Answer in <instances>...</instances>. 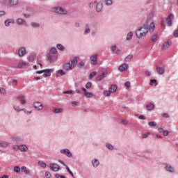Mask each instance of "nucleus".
I'll use <instances>...</instances> for the list:
<instances>
[{
  "mask_svg": "<svg viewBox=\"0 0 178 178\" xmlns=\"http://www.w3.org/2000/svg\"><path fill=\"white\" fill-rule=\"evenodd\" d=\"M148 34V25H143V27L139 28L136 31L137 38H142Z\"/></svg>",
  "mask_w": 178,
  "mask_h": 178,
  "instance_id": "nucleus-1",
  "label": "nucleus"
},
{
  "mask_svg": "<svg viewBox=\"0 0 178 178\" xmlns=\"http://www.w3.org/2000/svg\"><path fill=\"white\" fill-rule=\"evenodd\" d=\"M52 12H54V13H56L57 15H61L63 16H65L66 15H67V10L60 6V4L54 6L52 8Z\"/></svg>",
  "mask_w": 178,
  "mask_h": 178,
  "instance_id": "nucleus-2",
  "label": "nucleus"
},
{
  "mask_svg": "<svg viewBox=\"0 0 178 178\" xmlns=\"http://www.w3.org/2000/svg\"><path fill=\"white\" fill-rule=\"evenodd\" d=\"M3 3L6 6H10V8H12L13 6H16V5L19 3V1L17 0H3Z\"/></svg>",
  "mask_w": 178,
  "mask_h": 178,
  "instance_id": "nucleus-3",
  "label": "nucleus"
},
{
  "mask_svg": "<svg viewBox=\"0 0 178 178\" xmlns=\"http://www.w3.org/2000/svg\"><path fill=\"white\" fill-rule=\"evenodd\" d=\"M102 10H104V3L101 1H96L95 12L97 13H101Z\"/></svg>",
  "mask_w": 178,
  "mask_h": 178,
  "instance_id": "nucleus-4",
  "label": "nucleus"
},
{
  "mask_svg": "<svg viewBox=\"0 0 178 178\" xmlns=\"http://www.w3.org/2000/svg\"><path fill=\"white\" fill-rule=\"evenodd\" d=\"M164 169L166 172H168V173H176V169H175V167L172 166L169 163L164 164Z\"/></svg>",
  "mask_w": 178,
  "mask_h": 178,
  "instance_id": "nucleus-5",
  "label": "nucleus"
},
{
  "mask_svg": "<svg viewBox=\"0 0 178 178\" xmlns=\"http://www.w3.org/2000/svg\"><path fill=\"white\" fill-rule=\"evenodd\" d=\"M60 152L68 158H73V154L69 149H63L60 150Z\"/></svg>",
  "mask_w": 178,
  "mask_h": 178,
  "instance_id": "nucleus-6",
  "label": "nucleus"
},
{
  "mask_svg": "<svg viewBox=\"0 0 178 178\" xmlns=\"http://www.w3.org/2000/svg\"><path fill=\"white\" fill-rule=\"evenodd\" d=\"M47 60L49 62V63H54L55 60H56V57L55 56V54H51L49 53H47Z\"/></svg>",
  "mask_w": 178,
  "mask_h": 178,
  "instance_id": "nucleus-7",
  "label": "nucleus"
},
{
  "mask_svg": "<svg viewBox=\"0 0 178 178\" xmlns=\"http://www.w3.org/2000/svg\"><path fill=\"white\" fill-rule=\"evenodd\" d=\"M92 65H98V54H95L90 57Z\"/></svg>",
  "mask_w": 178,
  "mask_h": 178,
  "instance_id": "nucleus-8",
  "label": "nucleus"
},
{
  "mask_svg": "<svg viewBox=\"0 0 178 178\" xmlns=\"http://www.w3.org/2000/svg\"><path fill=\"white\" fill-rule=\"evenodd\" d=\"M50 169L53 170V172H59V170H60V166L56 163H50Z\"/></svg>",
  "mask_w": 178,
  "mask_h": 178,
  "instance_id": "nucleus-9",
  "label": "nucleus"
},
{
  "mask_svg": "<svg viewBox=\"0 0 178 178\" xmlns=\"http://www.w3.org/2000/svg\"><path fill=\"white\" fill-rule=\"evenodd\" d=\"M70 65L72 66V67L74 69L76 66L77 65V63H79V57L75 56L73 59L70 60Z\"/></svg>",
  "mask_w": 178,
  "mask_h": 178,
  "instance_id": "nucleus-10",
  "label": "nucleus"
},
{
  "mask_svg": "<svg viewBox=\"0 0 178 178\" xmlns=\"http://www.w3.org/2000/svg\"><path fill=\"white\" fill-rule=\"evenodd\" d=\"M26 47H21L19 48V49H18L19 56L23 57V56H24V55H26Z\"/></svg>",
  "mask_w": 178,
  "mask_h": 178,
  "instance_id": "nucleus-11",
  "label": "nucleus"
},
{
  "mask_svg": "<svg viewBox=\"0 0 178 178\" xmlns=\"http://www.w3.org/2000/svg\"><path fill=\"white\" fill-rule=\"evenodd\" d=\"M173 19H175V15H173L172 14H170L167 17L166 22L168 27H170V26H172V22Z\"/></svg>",
  "mask_w": 178,
  "mask_h": 178,
  "instance_id": "nucleus-12",
  "label": "nucleus"
},
{
  "mask_svg": "<svg viewBox=\"0 0 178 178\" xmlns=\"http://www.w3.org/2000/svg\"><path fill=\"white\" fill-rule=\"evenodd\" d=\"M10 140L11 141H13V143H22V141H23V139L22 138V137L17 136H12L10 138Z\"/></svg>",
  "mask_w": 178,
  "mask_h": 178,
  "instance_id": "nucleus-13",
  "label": "nucleus"
},
{
  "mask_svg": "<svg viewBox=\"0 0 178 178\" xmlns=\"http://www.w3.org/2000/svg\"><path fill=\"white\" fill-rule=\"evenodd\" d=\"M33 106L35 108V109H36V111H41V109L43 108L42 104H41L40 102H34Z\"/></svg>",
  "mask_w": 178,
  "mask_h": 178,
  "instance_id": "nucleus-14",
  "label": "nucleus"
},
{
  "mask_svg": "<svg viewBox=\"0 0 178 178\" xmlns=\"http://www.w3.org/2000/svg\"><path fill=\"white\" fill-rule=\"evenodd\" d=\"M16 23L18 26H27V22H26V20L22 18H17L16 19Z\"/></svg>",
  "mask_w": 178,
  "mask_h": 178,
  "instance_id": "nucleus-15",
  "label": "nucleus"
},
{
  "mask_svg": "<svg viewBox=\"0 0 178 178\" xmlns=\"http://www.w3.org/2000/svg\"><path fill=\"white\" fill-rule=\"evenodd\" d=\"M63 68L64 70H67L68 72L70 70H73L74 68L72 65H70V63H66L63 66Z\"/></svg>",
  "mask_w": 178,
  "mask_h": 178,
  "instance_id": "nucleus-16",
  "label": "nucleus"
},
{
  "mask_svg": "<svg viewBox=\"0 0 178 178\" xmlns=\"http://www.w3.org/2000/svg\"><path fill=\"white\" fill-rule=\"evenodd\" d=\"M54 72V69H46L44 71V77H49L51 76V73Z\"/></svg>",
  "mask_w": 178,
  "mask_h": 178,
  "instance_id": "nucleus-17",
  "label": "nucleus"
},
{
  "mask_svg": "<svg viewBox=\"0 0 178 178\" xmlns=\"http://www.w3.org/2000/svg\"><path fill=\"white\" fill-rule=\"evenodd\" d=\"M91 163L93 168H98L99 166V160L98 159H93L91 161Z\"/></svg>",
  "mask_w": 178,
  "mask_h": 178,
  "instance_id": "nucleus-18",
  "label": "nucleus"
},
{
  "mask_svg": "<svg viewBox=\"0 0 178 178\" xmlns=\"http://www.w3.org/2000/svg\"><path fill=\"white\" fill-rule=\"evenodd\" d=\"M4 24L6 27H9L10 24H15V19H8L4 22Z\"/></svg>",
  "mask_w": 178,
  "mask_h": 178,
  "instance_id": "nucleus-19",
  "label": "nucleus"
},
{
  "mask_svg": "<svg viewBox=\"0 0 178 178\" xmlns=\"http://www.w3.org/2000/svg\"><path fill=\"white\" fill-rule=\"evenodd\" d=\"M10 145V143H9V142L0 141V148H8Z\"/></svg>",
  "mask_w": 178,
  "mask_h": 178,
  "instance_id": "nucleus-20",
  "label": "nucleus"
},
{
  "mask_svg": "<svg viewBox=\"0 0 178 178\" xmlns=\"http://www.w3.org/2000/svg\"><path fill=\"white\" fill-rule=\"evenodd\" d=\"M118 69H119L120 72H126V70H127V69H129V65L122 64V65H120Z\"/></svg>",
  "mask_w": 178,
  "mask_h": 178,
  "instance_id": "nucleus-21",
  "label": "nucleus"
},
{
  "mask_svg": "<svg viewBox=\"0 0 178 178\" xmlns=\"http://www.w3.org/2000/svg\"><path fill=\"white\" fill-rule=\"evenodd\" d=\"M19 151L21 152H27L29 151V147L26 145H19Z\"/></svg>",
  "mask_w": 178,
  "mask_h": 178,
  "instance_id": "nucleus-22",
  "label": "nucleus"
},
{
  "mask_svg": "<svg viewBox=\"0 0 178 178\" xmlns=\"http://www.w3.org/2000/svg\"><path fill=\"white\" fill-rule=\"evenodd\" d=\"M90 33H91V29H90V24L87 23L85 25L84 35H87V34H90Z\"/></svg>",
  "mask_w": 178,
  "mask_h": 178,
  "instance_id": "nucleus-23",
  "label": "nucleus"
},
{
  "mask_svg": "<svg viewBox=\"0 0 178 178\" xmlns=\"http://www.w3.org/2000/svg\"><path fill=\"white\" fill-rule=\"evenodd\" d=\"M107 74H108L104 72L102 73V74L97 76V78H96V80L97 81H101V80H104V79H105V77H106Z\"/></svg>",
  "mask_w": 178,
  "mask_h": 178,
  "instance_id": "nucleus-24",
  "label": "nucleus"
},
{
  "mask_svg": "<svg viewBox=\"0 0 178 178\" xmlns=\"http://www.w3.org/2000/svg\"><path fill=\"white\" fill-rule=\"evenodd\" d=\"M147 111H154L155 109V104L152 103H149L146 105Z\"/></svg>",
  "mask_w": 178,
  "mask_h": 178,
  "instance_id": "nucleus-25",
  "label": "nucleus"
},
{
  "mask_svg": "<svg viewBox=\"0 0 178 178\" xmlns=\"http://www.w3.org/2000/svg\"><path fill=\"white\" fill-rule=\"evenodd\" d=\"M170 45H172V42H165L163 43L161 49L165 51V49H168Z\"/></svg>",
  "mask_w": 178,
  "mask_h": 178,
  "instance_id": "nucleus-26",
  "label": "nucleus"
},
{
  "mask_svg": "<svg viewBox=\"0 0 178 178\" xmlns=\"http://www.w3.org/2000/svg\"><path fill=\"white\" fill-rule=\"evenodd\" d=\"M47 54H50L51 55H56L58 54V50L56 47H51Z\"/></svg>",
  "mask_w": 178,
  "mask_h": 178,
  "instance_id": "nucleus-27",
  "label": "nucleus"
},
{
  "mask_svg": "<svg viewBox=\"0 0 178 178\" xmlns=\"http://www.w3.org/2000/svg\"><path fill=\"white\" fill-rule=\"evenodd\" d=\"M118 90V87L116 85H112L111 88H108V90L111 94H113V92H116V90Z\"/></svg>",
  "mask_w": 178,
  "mask_h": 178,
  "instance_id": "nucleus-28",
  "label": "nucleus"
},
{
  "mask_svg": "<svg viewBox=\"0 0 178 178\" xmlns=\"http://www.w3.org/2000/svg\"><path fill=\"white\" fill-rule=\"evenodd\" d=\"M133 35H134L133 31L129 32L127 35L126 40L131 41V40H132L133 38Z\"/></svg>",
  "mask_w": 178,
  "mask_h": 178,
  "instance_id": "nucleus-29",
  "label": "nucleus"
},
{
  "mask_svg": "<svg viewBox=\"0 0 178 178\" xmlns=\"http://www.w3.org/2000/svg\"><path fill=\"white\" fill-rule=\"evenodd\" d=\"M106 147L107 148V149H109V151H113V149H115V146L109 143H106Z\"/></svg>",
  "mask_w": 178,
  "mask_h": 178,
  "instance_id": "nucleus-30",
  "label": "nucleus"
},
{
  "mask_svg": "<svg viewBox=\"0 0 178 178\" xmlns=\"http://www.w3.org/2000/svg\"><path fill=\"white\" fill-rule=\"evenodd\" d=\"M148 30L149 33H154V30H155V24L154 22H152L148 27Z\"/></svg>",
  "mask_w": 178,
  "mask_h": 178,
  "instance_id": "nucleus-31",
  "label": "nucleus"
},
{
  "mask_svg": "<svg viewBox=\"0 0 178 178\" xmlns=\"http://www.w3.org/2000/svg\"><path fill=\"white\" fill-rule=\"evenodd\" d=\"M156 72L159 74H163L165 70L162 67H156Z\"/></svg>",
  "mask_w": 178,
  "mask_h": 178,
  "instance_id": "nucleus-32",
  "label": "nucleus"
},
{
  "mask_svg": "<svg viewBox=\"0 0 178 178\" xmlns=\"http://www.w3.org/2000/svg\"><path fill=\"white\" fill-rule=\"evenodd\" d=\"M56 48H57V49H58V51H65V46H63L60 43H58L56 44Z\"/></svg>",
  "mask_w": 178,
  "mask_h": 178,
  "instance_id": "nucleus-33",
  "label": "nucleus"
},
{
  "mask_svg": "<svg viewBox=\"0 0 178 178\" xmlns=\"http://www.w3.org/2000/svg\"><path fill=\"white\" fill-rule=\"evenodd\" d=\"M97 4V1H91L88 3V7L90 9H94L95 8V5Z\"/></svg>",
  "mask_w": 178,
  "mask_h": 178,
  "instance_id": "nucleus-34",
  "label": "nucleus"
},
{
  "mask_svg": "<svg viewBox=\"0 0 178 178\" xmlns=\"http://www.w3.org/2000/svg\"><path fill=\"white\" fill-rule=\"evenodd\" d=\"M104 3L106 6H112L113 5V0H104Z\"/></svg>",
  "mask_w": 178,
  "mask_h": 178,
  "instance_id": "nucleus-35",
  "label": "nucleus"
},
{
  "mask_svg": "<svg viewBox=\"0 0 178 178\" xmlns=\"http://www.w3.org/2000/svg\"><path fill=\"white\" fill-rule=\"evenodd\" d=\"M18 99H20L22 105H24L26 104V99L24 98V96L21 95L18 97Z\"/></svg>",
  "mask_w": 178,
  "mask_h": 178,
  "instance_id": "nucleus-36",
  "label": "nucleus"
},
{
  "mask_svg": "<svg viewBox=\"0 0 178 178\" xmlns=\"http://www.w3.org/2000/svg\"><path fill=\"white\" fill-rule=\"evenodd\" d=\"M21 170H22L25 175H30V171L27 170V167L26 166L21 167Z\"/></svg>",
  "mask_w": 178,
  "mask_h": 178,
  "instance_id": "nucleus-37",
  "label": "nucleus"
},
{
  "mask_svg": "<svg viewBox=\"0 0 178 178\" xmlns=\"http://www.w3.org/2000/svg\"><path fill=\"white\" fill-rule=\"evenodd\" d=\"M54 113H62L63 112V108H54L53 110Z\"/></svg>",
  "mask_w": 178,
  "mask_h": 178,
  "instance_id": "nucleus-38",
  "label": "nucleus"
},
{
  "mask_svg": "<svg viewBox=\"0 0 178 178\" xmlns=\"http://www.w3.org/2000/svg\"><path fill=\"white\" fill-rule=\"evenodd\" d=\"M131 59H133V54H129L128 56H127L124 58V60L126 62H130V60H131Z\"/></svg>",
  "mask_w": 178,
  "mask_h": 178,
  "instance_id": "nucleus-39",
  "label": "nucleus"
},
{
  "mask_svg": "<svg viewBox=\"0 0 178 178\" xmlns=\"http://www.w3.org/2000/svg\"><path fill=\"white\" fill-rule=\"evenodd\" d=\"M83 95L86 97V98H92L94 97V94L88 92L83 93Z\"/></svg>",
  "mask_w": 178,
  "mask_h": 178,
  "instance_id": "nucleus-40",
  "label": "nucleus"
},
{
  "mask_svg": "<svg viewBox=\"0 0 178 178\" xmlns=\"http://www.w3.org/2000/svg\"><path fill=\"white\" fill-rule=\"evenodd\" d=\"M38 165L40 166V168H43V169H45L47 168V163H44V161H38Z\"/></svg>",
  "mask_w": 178,
  "mask_h": 178,
  "instance_id": "nucleus-41",
  "label": "nucleus"
},
{
  "mask_svg": "<svg viewBox=\"0 0 178 178\" xmlns=\"http://www.w3.org/2000/svg\"><path fill=\"white\" fill-rule=\"evenodd\" d=\"M31 26L33 29H38V27H40V24L37 22H31Z\"/></svg>",
  "mask_w": 178,
  "mask_h": 178,
  "instance_id": "nucleus-42",
  "label": "nucleus"
},
{
  "mask_svg": "<svg viewBox=\"0 0 178 178\" xmlns=\"http://www.w3.org/2000/svg\"><path fill=\"white\" fill-rule=\"evenodd\" d=\"M85 65H86V63L81 61L77 64V67L79 69H83V67H84Z\"/></svg>",
  "mask_w": 178,
  "mask_h": 178,
  "instance_id": "nucleus-43",
  "label": "nucleus"
},
{
  "mask_svg": "<svg viewBox=\"0 0 178 178\" xmlns=\"http://www.w3.org/2000/svg\"><path fill=\"white\" fill-rule=\"evenodd\" d=\"M111 94L112 93L109 90H104L103 92V95H104V97H111Z\"/></svg>",
  "mask_w": 178,
  "mask_h": 178,
  "instance_id": "nucleus-44",
  "label": "nucleus"
},
{
  "mask_svg": "<svg viewBox=\"0 0 178 178\" xmlns=\"http://www.w3.org/2000/svg\"><path fill=\"white\" fill-rule=\"evenodd\" d=\"M13 149H14V151H20V145H14Z\"/></svg>",
  "mask_w": 178,
  "mask_h": 178,
  "instance_id": "nucleus-45",
  "label": "nucleus"
},
{
  "mask_svg": "<svg viewBox=\"0 0 178 178\" xmlns=\"http://www.w3.org/2000/svg\"><path fill=\"white\" fill-rule=\"evenodd\" d=\"M20 167L19 166H15L13 170L15 173H20Z\"/></svg>",
  "mask_w": 178,
  "mask_h": 178,
  "instance_id": "nucleus-46",
  "label": "nucleus"
},
{
  "mask_svg": "<svg viewBox=\"0 0 178 178\" xmlns=\"http://www.w3.org/2000/svg\"><path fill=\"white\" fill-rule=\"evenodd\" d=\"M57 74H60V76H65L66 74V73L65 72V71H63V70H59L56 72Z\"/></svg>",
  "mask_w": 178,
  "mask_h": 178,
  "instance_id": "nucleus-47",
  "label": "nucleus"
},
{
  "mask_svg": "<svg viewBox=\"0 0 178 178\" xmlns=\"http://www.w3.org/2000/svg\"><path fill=\"white\" fill-rule=\"evenodd\" d=\"M35 60V57H34V56H29L28 57L29 62H31V63L32 62H34Z\"/></svg>",
  "mask_w": 178,
  "mask_h": 178,
  "instance_id": "nucleus-48",
  "label": "nucleus"
},
{
  "mask_svg": "<svg viewBox=\"0 0 178 178\" xmlns=\"http://www.w3.org/2000/svg\"><path fill=\"white\" fill-rule=\"evenodd\" d=\"M65 168H66L67 171L68 172V173H70V175H71V176L72 177H74V175H73V172H72V170H70V168H69V166L65 165Z\"/></svg>",
  "mask_w": 178,
  "mask_h": 178,
  "instance_id": "nucleus-49",
  "label": "nucleus"
},
{
  "mask_svg": "<svg viewBox=\"0 0 178 178\" xmlns=\"http://www.w3.org/2000/svg\"><path fill=\"white\" fill-rule=\"evenodd\" d=\"M148 125L150 127H155V126H156V123L155 122V121H152V122H148Z\"/></svg>",
  "mask_w": 178,
  "mask_h": 178,
  "instance_id": "nucleus-50",
  "label": "nucleus"
},
{
  "mask_svg": "<svg viewBox=\"0 0 178 178\" xmlns=\"http://www.w3.org/2000/svg\"><path fill=\"white\" fill-rule=\"evenodd\" d=\"M92 86V83L91 82H88L85 86L86 88H87L88 90H90V88H91Z\"/></svg>",
  "mask_w": 178,
  "mask_h": 178,
  "instance_id": "nucleus-51",
  "label": "nucleus"
},
{
  "mask_svg": "<svg viewBox=\"0 0 178 178\" xmlns=\"http://www.w3.org/2000/svg\"><path fill=\"white\" fill-rule=\"evenodd\" d=\"M95 76H97V72H92V73H90L89 75V79H91Z\"/></svg>",
  "mask_w": 178,
  "mask_h": 178,
  "instance_id": "nucleus-52",
  "label": "nucleus"
},
{
  "mask_svg": "<svg viewBox=\"0 0 178 178\" xmlns=\"http://www.w3.org/2000/svg\"><path fill=\"white\" fill-rule=\"evenodd\" d=\"M154 84H155V86H157L158 83H156V80L151 79L150 80V86H154Z\"/></svg>",
  "mask_w": 178,
  "mask_h": 178,
  "instance_id": "nucleus-53",
  "label": "nucleus"
},
{
  "mask_svg": "<svg viewBox=\"0 0 178 178\" xmlns=\"http://www.w3.org/2000/svg\"><path fill=\"white\" fill-rule=\"evenodd\" d=\"M149 132H147L146 134H143L142 135V138H147L149 136Z\"/></svg>",
  "mask_w": 178,
  "mask_h": 178,
  "instance_id": "nucleus-54",
  "label": "nucleus"
},
{
  "mask_svg": "<svg viewBox=\"0 0 178 178\" xmlns=\"http://www.w3.org/2000/svg\"><path fill=\"white\" fill-rule=\"evenodd\" d=\"M151 40L152 42H156V34L154 35L151 37Z\"/></svg>",
  "mask_w": 178,
  "mask_h": 178,
  "instance_id": "nucleus-55",
  "label": "nucleus"
},
{
  "mask_svg": "<svg viewBox=\"0 0 178 178\" xmlns=\"http://www.w3.org/2000/svg\"><path fill=\"white\" fill-rule=\"evenodd\" d=\"M13 109H15L16 111V112H20V111H23V110L20 109L19 108V106H15V105L13 106Z\"/></svg>",
  "mask_w": 178,
  "mask_h": 178,
  "instance_id": "nucleus-56",
  "label": "nucleus"
},
{
  "mask_svg": "<svg viewBox=\"0 0 178 178\" xmlns=\"http://www.w3.org/2000/svg\"><path fill=\"white\" fill-rule=\"evenodd\" d=\"M0 94H6V90L3 88H0Z\"/></svg>",
  "mask_w": 178,
  "mask_h": 178,
  "instance_id": "nucleus-57",
  "label": "nucleus"
},
{
  "mask_svg": "<svg viewBox=\"0 0 178 178\" xmlns=\"http://www.w3.org/2000/svg\"><path fill=\"white\" fill-rule=\"evenodd\" d=\"M116 48H117L116 45H113V46L111 47L110 49H111V52H115V51H116Z\"/></svg>",
  "mask_w": 178,
  "mask_h": 178,
  "instance_id": "nucleus-58",
  "label": "nucleus"
},
{
  "mask_svg": "<svg viewBox=\"0 0 178 178\" xmlns=\"http://www.w3.org/2000/svg\"><path fill=\"white\" fill-rule=\"evenodd\" d=\"M63 94H73V90H65L63 92Z\"/></svg>",
  "mask_w": 178,
  "mask_h": 178,
  "instance_id": "nucleus-59",
  "label": "nucleus"
},
{
  "mask_svg": "<svg viewBox=\"0 0 178 178\" xmlns=\"http://www.w3.org/2000/svg\"><path fill=\"white\" fill-rule=\"evenodd\" d=\"M22 111H23L24 112V113H26V115H31V111H29L24 108L22 109Z\"/></svg>",
  "mask_w": 178,
  "mask_h": 178,
  "instance_id": "nucleus-60",
  "label": "nucleus"
},
{
  "mask_svg": "<svg viewBox=\"0 0 178 178\" xmlns=\"http://www.w3.org/2000/svg\"><path fill=\"white\" fill-rule=\"evenodd\" d=\"M51 172H45V177H47V178H51Z\"/></svg>",
  "mask_w": 178,
  "mask_h": 178,
  "instance_id": "nucleus-61",
  "label": "nucleus"
},
{
  "mask_svg": "<svg viewBox=\"0 0 178 178\" xmlns=\"http://www.w3.org/2000/svg\"><path fill=\"white\" fill-rule=\"evenodd\" d=\"M124 86L127 88H130V81L125 82Z\"/></svg>",
  "mask_w": 178,
  "mask_h": 178,
  "instance_id": "nucleus-62",
  "label": "nucleus"
},
{
  "mask_svg": "<svg viewBox=\"0 0 178 178\" xmlns=\"http://www.w3.org/2000/svg\"><path fill=\"white\" fill-rule=\"evenodd\" d=\"M145 76L149 77V76H151V72H149V70L145 71Z\"/></svg>",
  "mask_w": 178,
  "mask_h": 178,
  "instance_id": "nucleus-63",
  "label": "nucleus"
},
{
  "mask_svg": "<svg viewBox=\"0 0 178 178\" xmlns=\"http://www.w3.org/2000/svg\"><path fill=\"white\" fill-rule=\"evenodd\" d=\"M174 36L177 37V38L178 37V29L177 31H174Z\"/></svg>",
  "mask_w": 178,
  "mask_h": 178,
  "instance_id": "nucleus-64",
  "label": "nucleus"
}]
</instances>
